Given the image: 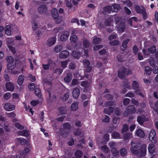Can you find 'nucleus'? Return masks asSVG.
Listing matches in <instances>:
<instances>
[{
  "label": "nucleus",
  "mask_w": 158,
  "mask_h": 158,
  "mask_svg": "<svg viewBox=\"0 0 158 158\" xmlns=\"http://www.w3.org/2000/svg\"><path fill=\"white\" fill-rule=\"evenodd\" d=\"M131 153L136 155L139 158H141L144 156L146 154L147 146L145 145H142L139 150L137 149L140 147L141 143L139 141H133L131 143Z\"/></svg>",
  "instance_id": "obj_1"
},
{
  "label": "nucleus",
  "mask_w": 158,
  "mask_h": 158,
  "mask_svg": "<svg viewBox=\"0 0 158 158\" xmlns=\"http://www.w3.org/2000/svg\"><path fill=\"white\" fill-rule=\"evenodd\" d=\"M14 40L12 38H8L6 39V44L9 49L14 54L15 53V48L12 46L14 44Z\"/></svg>",
  "instance_id": "obj_2"
},
{
  "label": "nucleus",
  "mask_w": 158,
  "mask_h": 158,
  "mask_svg": "<svg viewBox=\"0 0 158 158\" xmlns=\"http://www.w3.org/2000/svg\"><path fill=\"white\" fill-rule=\"evenodd\" d=\"M17 29V27L15 26H10L7 25L5 28V32L6 35H10L11 33Z\"/></svg>",
  "instance_id": "obj_3"
},
{
  "label": "nucleus",
  "mask_w": 158,
  "mask_h": 158,
  "mask_svg": "<svg viewBox=\"0 0 158 158\" xmlns=\"http://www.w3.org/2000/svg\"><path fill=\"white\" fill-rule=\"evenodd\" d=\"M156 131L154 130H152L149 133L148 136L149 140L152 143H157V139L156 136Z\"/></svg>",
  "instance_id": "obj_4"
},
{
  "label": "nucleus",
  "mask_w": 158,
  "mask_h": 158,
  "mask_svg": "<svg viewBox=\"0 0 158 158\" xmlns=\"http://www.w3.org/2000/svg\"><path fill=\"white\" fill-rule=\"evenodd\" d=\"M135 8L137 12L138 13H142L143 19H145L147 18V14L145 11L144 8L142 6H140L137 5L135 7Z\"/></svg>",
  "instance_id": "obj_5"
},
{
  "label": "nucleus",
  "mask_w": 158,
  "mask_h": 158,
  "mask_svg": "<svg viewBox=\"0 0 158 158\" xmlns=\"http://www.w3.org/2000/svg\"><path fill=\"white\" fill-rule=\"evenodd\" d=\"M119 18L115 16H112L106 19L105 22V24L106 26H109L112 25L114 20L116 21V24L118 23V22Z\"/></svg>",
  "instance_id": "obj_6"
},
{
  "label": "nucleus",
  "mask_w": 158,
  "mask_h": 158,
  "mask_svg": "<svg viewBox=\"0 0 158 158\" xmlns=\"http://www.w3.org/2000/svg\"><path fill=\"white\" fill-rule=\"evenodd\" d=\"M127 112L126 111L123 113L124 116H128L129 114H133L136 111V110L133 106H128L127 108Z\"/></svg>",
  "instance_id": "obj_7"
},
{
  "label": "nucleus",
  "mask_w": 158,
  "mask_h": 158,
  "mask_svg": "<svg viewBox=\"0 0 158 158\" xmlns=\"http://www.w3.org/2000/svg\"><path fill=\"white\" fill-rule=\"evenodd\" d=\"M126 73L127 75L132 74V70L131 69H128L127 71L126 69H124L123 71L118 72V77L121 78H123Z\"/></svg>",
  "instance_id": "obj_8"
},
{
  "label": "nucleus",
  "mask_w": 158,
  "mask_h": 158,
  "mask_svg": "<svg viewBox=\"0 0 158 158\" xmlns=\"http://www.w3.org/2000/svg\"><path fill=\"white\" fill-rule=\"evenodd\" d=\"M109 146L111 148H112L111 152L113 155L114 156H117L119 155V152L117 151L115 147V143L113 142H110L109 143Z\"/></svg>",
  "instance_id": "obj_9"
},
{
  "label": "nucleus",
  "mask_w": 158,
  "mask_h": 158,
  "mask_svg": "<svg viewBox=\"0 0 158 158\" xmlns=\"http://www.w3.org/2000/svg\"><path fill=\"white\" fill-rule=\"evenodd\" d=\"M83 46H84V49L85 52L84 55L87 56L88 55V48H89L90 44L89 42L86 40H83Z\"/></svg>",
  "instance_id": "obj_10"
},
{
  "label": "nucleus",
  "mask_w": 158,
  "mask_h": 158,
  "mask_svg": "<svg viewBox=\"0 0 158 158\" xmlns=\"http://www.w3.org/2000/svg\"><path fill=\"white\" fill-rule=\"evenodd\" d=\"M15 108V106L11 105L9 103H6L4 106V109L7 111H10L14 110Z\"/></svg>",
  "instance_id": "obj_11"
},
{
  "label": "nucleus",
  "mask_w": 158,
  "mask_h": 158,
  "mask_svg": "<svg viewBox=\"0 0 158 158\" xmlns=\"http://www.w3.org/2000/svg\"><path fill=\"white\" fill-rule=\"evenodd\" d=\"M117 30L118 32L119 33H121L123 32L125 30V23L123 22L121 23L117 26Z\"/></svg>",
  "instance_id": "obj_12"
},
{
  "label": "nucleus",
  "mask_w": 158,
  "mask_h": 158,
  "mask_svg": "<svg viewBox=\"0 0 158 158\" xmlns=\"http://www.w3.org/2000/svg\"><path fill=\"white\" fill-rule=\"evenodd\" d=\"M69 35V33L68 31H64L61 35L60 39L62 41H65L68 39Z\"/></svg>",
  "instance_id": "obj_13"
},
{
  "label": "nucleus",
  "mask_w": 158,
  "mask_h": 158,
  "mask_svg": "<svg viewBox=\"0 0 158 158\" xmlns=\"http://www.w3.org/2000/svg\"><path fill=\"white\" fill-rule=\"evenodd\" d=\"M69 52L68 51L65 50L62 51L59 54V57L60 58L65 59L69 56Z\"/></svg>",
  "instance_id": "obj_14"
},
{
  "label": "nucleus",
  "mask_w": 158,
  "mask_h": 158,
  "mask_svg": "<svg viewBox=\"0 0 158 158\" xmlns=\"http://www.w3.org/2000/svg\"><path fill=\"white\" fill-rule=\"evenodd\" d=\"M47 10V7L46 6L44 5H40L38 8V11L41 14H44L46 12Z\"/></svg>",
  "instance_id": "obj_15"
},
{
  "label": "nucleus",
  "mask_w": 158,
  "mask_h": 158,
  "mask_svg": "<svg viewBox=\"0 0 158 158\" xmlns=\"http://www.w3.org/2000/svg\"><path fill=\"white\" fill-rule=\"evenodd\" d=\"M56 42V39L55 37H52L49 38L47 41L46 44L49 46H51L55 44Z\"/></svg>",
  "instance_id": "obj_16"
},
{
  "label": "nucleus",
  "mask_w": 158,
  "mask_h": 158,
  "mask_svg": "<svg viewBox=\"0 0 158 158\" xmlns=\"http://www.w3.org/2000/svg\"><path fill=\"white\" fill-rule=\"evenodd\" d=\"M136 134L137 136L142 138L144 137L145 135L144 132L141 129H138L136 131Z\"/></svg>",
  "instance_id": "obj_17"
},
{
  "label": "nucleus",
  "mask_w": 158,
  "mask_h": 158,
  "mask_svg": "<svg viewBox=\"0 0 158 158\" xmlns=\"http://www.w3.org/2000/svg\"><path fill=\"white\" fill-rule=\"evenodd\" d=\"M155 145L153 144H150L148 146V150L150 153H153L155 151Z\"/></svg>",
  "instance_id": "obj_18"
},
{
  "label": "nucleus",
  "mask_w": 158,
  "mask_h": 158,
  "mask_svg": "<svg viewBox=\"0 0 158 158\" xmlns=\"http://www.w3.org/2000/svg\"><path fill=\"white\" fill-rule=\"evenodd\" d=\"M6 88L9 91H13L14 89V85L11 82L7 83L6 84Z\"/></svg>",
  "instance_id": "obj_19"
},
{
  "label": "nucleus",
  "mask_w": 158,
  "mask_h": 158,
  "mask_svg": "<svg viewBox=\"0 0 158 158\" xmlns=\"http://www.w3.org/2000/svg\"><path fill=\"white\" fill-rule=\"evenodd\" d=\"M52 17L54 19H56L59 16L57 10L56 8L53 9L52 11Z\"/></svg>",
  "instance_id": "obj_20"
},
{
  "label": "nucleus",
  "mask_w": 158,
  "mask_h": 158,
  "mask_svg": "<svg viewBox=\"0 0 158 158\" xmlns=\"http://www.w3.org/2000/svg\"><path fill=\"white\" fill-rule=\"evenodd\" d=\"M73 96L74 98H77L79 96L80 90L78 89H75L73 91Z\"/></svg>",
  "instance_id": "obj_21"
},
{
  "label": "nucleus",
  "mask_w": 158,
  "mask_h": 158,
  "mask_svg": "<svg viewBox=\"0 0 158 158\" xmlns=\"http://www.w3.org/2000/svg\"><path fill=\"white\" fill-rule=\"evenodd\" d=\"M120 7L118 4H114L111 6V10L113 12H117L120 9Z\"/></svg>",
  "instance_id": "obj_22"
},
{
  "label": "nucleus",
  "mask_w": 158,
  "mask_h": 158,
  "mask_svg": "<svg viewBox=\"0 0 158 158\" xmlns=\"http://www.w3.org/2000/svg\"><path fill=\"white\" fill-rule=\"evenodd\" d=\"M63 47L62 45L59 44L56 46L54 48V51L56 53H59L62 49Z\"/></svg>",
  "instance_id": "obj_23"
},
{
  "label": "nucleus",
  "mask_w": 158,
  "mask_h": 158,
  "mask_svg": "<svg viewBox=\"0 0 158 158\" xmlns=\"http://www.w3.org/2000/svg\"><path fill=\"white\" fill-rule=\"evenodd\" d=\"M31 150V148L29 147L26 148L24 150L22 151L20 153V155L21 156H25L28 154L30 151Z\"/></svg>",
  "instance_id": "obj_24"
},
{
  "label": "nucleus",
  "mask_w": 158,
  "mask_h": 158,
  "mask_svg": "<svg viewBox=\"0 0 158 158\" xmlns=\"http://www.w3.org/2000/svg\"><path fill=\"white\" fill-rule=\"evenodd\" d=\"M24 80V76L20 75L19 76L17 79V83L19 85H21Z\"/></svg>",
  "instance_id": "obj_25"
},
{
  "label": "nucleus",
  "mask_w": 158,
  "mask_h": 158,
  "mask_svg": "<svg viewBox=\"0 0 158 158\" xmlns=\"http://www.w3.org/2000/svg\"><path fill=\"white\" fill-rule=\"evenodd\" d=\"M147 120L143 116L138 117L137 119V122L140 125H142L144 122Z\"/></svg>",
  "instance_id": "obj_26"
},
{
  "label": "nucleus",
  "mask_w": 158,
  "mask_h": 158,
  "mask_svg": "<svg viewBox=\"0 0 158 158\" xmlns=\"http://www.w3.org/2000/svg\"><path fill=\"white\" fill-rule=\"evenodd\" d=\"M73 76L71 73L68 74L67 76L64 78V81L66 82H69L72 78Z\"/></svg>",
  "instance_id": "obj_27"
},
{
  "label": "nucleus",
  "mask_w": 158,
  "mask_h": 158,
  "mask_svg": "<svg viewBox=\"0 0 158 158\" xmlns=\"http://www.w3.org/2000/svg\"><path fill=\"white\" fill-rule=\"evenodd\" d=\"M71 108L73 111L77 110L78 108V103L77 102H74L72 105Z\"/></svg>",
  "instance_id": "obj_28"
},
{
  "label": "nucleus",
  "mask_w": 158,
  "mask_h": 158,
  "mask_svg": "<svg viewBox=\"0 0 158 158\" xmlns=\"http://www.w3.org/2000/svg\"><path fill=\"white\" fill-rule=\"evenodd\" d=\"M72 55L73 57L78 59L80 56V53L78 52L74 51L72 52Z\"/></svg>",
  "instance_id": "obj_29"
},
{
  "label": "nucleus",
  "mask_w": 158,
  "mask_h": 158,
  "mask_svg": "<svg viewBox=\"0 0 158 158\" xmlns=\"http://www.w3.org/2000/svg\"><path fill=\"white\" fill-rule=\"evenodd\" d=\"M18 135L27 137L29 135L28 131H22L18 133Z\"/></svg>",
  "instance_id": "obj_30"
},
{
  "label": "nucleus",
  "mask_w": 158,
  "mask_h": 158,
  "mask_svg": "<svg viewBox=\"0 0 158 158\" xmlns=\"http://www.w3.org/2000/svg\"><path fill=\"white\" fill-rule=\"evenodd\" d=\"M77 40V37L75 35H73L70 37V40L72 43H75Z\"/></svg>",
  "instance_id": "obj_31"
},
{
  "label": "nucleus",
  "mask_w": 158,
  "mask_h": 158,
  "mask_svg": "<svg viewBox=\"0 0 158 158\" xmlns=\"http://www.w3.org/2000/svg\"><path fill=\"white\" fill-rule=\"evenodd\" d=\"M69 93H67L64 94L61 97L62 100L64 101H65L69 98Z\"/></svg>",
  "instance_id": "obj_32"
},
{
  "label": "nucleus",
  "mask_w": 158,
  "mask_h": 158,
  "mask_svg": "<svg viewBox=\"0 0 158 158\" xmlns=\"http://www.w3.org/2000/svg\"><path fill=\"white\" fill-rule=\"evenodd\" d=\"M82 152L79 150L77 151L75 153V156L76 158H80L82 156Z\"/></svg>",
  "instance_id": "obj_33"
},
{
  "label": "nucleus",
  "mask_w": 158,
  "mask_h": 158,
  "mask_svg": "<svg viewBox=\"0 0 158 158\" xmlns=\"http://www.w3.org/2000/svg\"><path fill=\"white\" fill-rule=\"evenodd\" d=\"M114 109L112 107H110L109 108V110L106 109H104V112L106 114H109L113 111Z\"/></svg>",
  "instance_id": "obj_34"
},
{
  "label": "nucleus",
  "mask_w": 158,
  "mask_h": 158,
  "mask_svg": "<svg viewBox=\"0 0 158 158\" xmlns=\"http://www.w3.org/2000/svg\"><path fill=\"white\" fill-rule=\"evenodd\" d=\"M6 60L8 63H13L14 61L13 58L10 56H7Z\"/></svg>",
  "instance_id": "obj_35"
},
{
  "label": "nucleus",
  "mask_w": 158,
  "mask_h": 158,
  "mask_svg": "<svg viewBox=\"0 0 158 158\" xmlns=\"http://www.w3.org/2000/svg\"><path fill=\"white\" fill-rule=\"evenodd\" d=\"M32 30L34 31H35L38 28V26L36 22L35 21H33L32 23Z\"/></svg>",
  "instance_id": "obj_36"
},
{
  "label": "nucleus",
  "mask_w": 158,
  "mask_h": 158,
  "mask_svg": "<svg viewBox=\"0 0 158 158\" xmlns=\"http://www.w3.org/2000/svg\"><path fill=\"white\" fill-rule=\"evenodd\" d=\"M69 61V60L61 61V63L62 67L63 68H65L67 66Z\"/></svg>",
  "instance_id": "obj_37"
},
{
  "label": "nucleus",
  "mask_w": 158,
  "mask_h": 158,
  "mask_svg": "<svg viewBox=\"0 0 158 158\" xmlns=\"http://www.w3.org/2000/svg\"><path fill=\"white\" fill-rule=\"evenodd\" d=\"M51 82L49 81H46L44 82V85L46 89H47L48 87H51Z\"/></svg>",
  "instance_id": "obj_38"
},
{
  "label": "nucleus",
  "mask_w": 158,
  "mask_h": 158,
  "mask_svg": "<svg viewBox=\"0 0 158 158\" xmlns=\"http://www.w3.org/2000/svg\"><path fill=\"white\" fill-rule=\"evenodd\" d=\"M11 94L10 93L8 92L4 94L3 97L4 99L7 100L11 97Z\"/></svg>",
  "instance_id": "obj_39"
},
{
  "label": "nucleus",
  "mask_w": 158,
  "mask_h": 158,
  "mask_svg": "<svg viewBox=\"0 0 158 158\" xmlns=\"http://www.w3.org/2000/svg\"><path fill=\"white\" fill-rule=\"evenodd\" d=\"M81 85L85 88H87L89 87L90 84L87 81H83L81 83Z\"/></svg>",
  "instance_id": "obj_40"
},
{
  "label": "nucleus",
  "mask_w": 158,
  "mask_h": 158,
  "mask_svg": "<svg viewBox=\"0 0 158 158\" xmlns=\"http://www.w3.org/2000/svg\"><path fill=\"white\" fill-rule=\"evenodd\" d=\"M101 39L99 38H95L93 39V42L94 44H99L101 41Z\"/></svg>",
  "instance_id": "obj_41"
},
{
  "label": "nucleus",
  "mask_w": 158,
  "mask_h": 158,
  "mask_svg": "<svg viewBox=\"0 0 158 158\" xmlns=\"http://www.w3.org/2000/svg\"><path fill=\"white\" fill-rule=\"evenodd\" d=\"M71 2L70 1H68L66 3V5L69 8H71L72 10H75V7H73L72 4L71 3Z\"/></svg>",
  "instance_id": "obj_42"
},
{
  "label": "nucleus",
  "mask_w": 158,
  "mask_h": 158,
  "mask_svg": "<svg viewBox=\"0 0 158 158\" xmlns=\"http://www.w3.org/2000/svg\"><path fill=\"white\" fill-rule=\"evenodd\" d=\"M112 136L113 138L115 139H118L120 138V135L119 133L117 132H114L113 133Z\"/></svg>",
  "instance_id": "obj_43"
},
{
  "label": "nucleus",
  "mask_w": 158,
  "mask_h": 158,
  "mask_svg": "<svg viewBox=\"0 0 158 158\" xmlns=\"http://www.w3.org/2000/svg\"><path fill=\"white\" fill-rule=\"evenodd\" d=\"M139 86V85L137 82L135 81H133L132 82V87L134 89H135L137 88Z\"/></svg>",
  "instance_id": "obj_44"
},
{
  "label": "nucleus",
  "mask_w": 158,
  "mask_h": 158,
  "mask_svg": "<svg viewBox=\"0 0 158 158\" xmlns=\"http://www.w3.org/2000/svg\"><path fill=\"white\" fill-rule=\"evenodd\" d=\"M104 10L106 12L110 13L111 10V6H107L104 8Z\"/></svg>",
  "instance_id": "obj_45"
},
{
  "label": "nucleus",
  "mask_w": 158,
  "mask_h": 158,
  "mask_svg": "<svg viewBox=\"0 0 158 158\" xmlns=\"http://www.w3.org/2000/svg\"><path fill=\"white\" fill-rule=\"evenodd\" d=\"M132 137V134L126 133L124 136V138L126 139H128Z\"/></svg>",
  "instance_id": "obj_46"
},
{
  "label": "nucleus",
  "mask_w": 158,
  "mask_h": 158,
  "mask_svg": "<svg viewBox=\"0 0 158 158\" xmlns=\"http://www.w3.org/2000/svg\"><path fill=\"white\" fill-rule=\"evenodd\" d=\"M119 42L117 40H115L111 41L110 44L112 46H115L118 45L119 44Z\"/></svg>",
  "instance_id": "obj_47"
},
{
  "label": "nucleus",
  "mask_w": 158,
  "mask_h": 158,
  "mask_svg": "<svg viewBox=\"0 0 158 158\" xmlns=\"http://www.w3.org/2000/svg\"><path fill=\"white\" fill-rule=\"evenodd\" d=\"M156 50V48L155 46H153L148 49V51L152 53L155 52Z\"/></svg>",
  "instance_id": "obj_48"
},
{
  "label": "nucleus",
  "mask_w": 158,
  "mask_h": 158,
  "mask_svg": "<svg viewBox=\"0 0 158 158\" xmlns=\"http://www.w3.org/2000/svg\"><path fill=\"white\" fill-rule=\"evenodd\" d=\"M127 153V151L125 148H122L120 151L121 155L123 156H125Z\"/></svg>",
  "instance_id": "obj_49"
},
{
  "label": "nucleus",
  "mask_w": 158,
  "mask_h": 158,
  "mask_svg": "<svg viewBox=\"0 0 158 158\" xmlns=\"http://www.w3.org/2000/svg\"><path fill=\"white\" fill-rule=\"evenodd\" d=\"M15 67V65L13 63H8L7 65V68L10 69H12Z\"/></svg>",
  "instance_id": "obj_50"
},
{
  "label": "nucleus",
  "mask_w": 158,
  "mask_h": 158,
  "mask_svg": "<svg viewBox=\"0 0 158 158\" xmlns=\"http://www.w3.org/2000/svg\"><path fill=\"white\" fill-rule=\"evenodd\" d=\"M7 116V117L10 118H13L15 117L16 115L13 112H12L9 113H7L6 114Z\"/></svg>",
  "instance_id": "obj_51"
},
{
  "label": "nucleus",
  "mask_w": 158,
  "mask_h": 158,
  "mask_svg": "<svg viewBox=\"0 0 158 158\" xmlns=\"http://www.w3.org/2000/svg\"><path fill=\"white\" fill-rule=\"evenodd\" d=\"M145 72L147 74H149L151 72V69L149 67L147 66L145 68Z\"/></svg>",
  "instance_id": "obj_52"
},
{
  "label": "nucleus",
  "mask_w": 158,
  "mask_h": 158,
  "mask_svg": "<svg viewBox=\"0 0 158 158\" xmlns=\"http://www.w3.org/2000/svg\"><path fill=\"white\" fill-rule=\"evenodd\" d=\"M35 94L36 96L40 97L41 96L40 90L39 89L36 88L35 90Z\"/></svg>",
  "instance_id": "obj_53"
},
{
  "label": "nucleus",
  "mask_w": 158,
  "mask_h": 158,
  "mask_svg": "<svg viewBox=\"0 0 158 158\" xmlns=\"http://www.w3.org/2000/svg\"><path fill=\"white\" fill-rule=\"evenodd\" d=\"M103 46L101 45H98L94 46V50L95 51H97L100 49L103 48Z\"/></svg>",
  "instance_id": "obj_54"
},
{
  "label": "nucleus",
  "mask_w": 158,
  "mask_h": 158,
  "mask_svg": "<svg viewBox=\"0 0 158 158\" xmlns=\"http://www.w3.org/2000/svg\"><path fill=\"white\" fill-rule=\"evenodd\" d=\"M124 3L125 4L129 7L133 5L132 3L129 0L126 1Z\"/></svg>",
  "instance_id": "obj_55"
},
{
  "label": "nucleus",
  "mask_w": 158,
  "mask_h": 158,
  "mask_svg": "<svg viewBox=\"0 0 158 158\" xmlns=\"http://www.w3.org/2000/svg\"><path fill=\"white\" fill-rule=\"evenodd\" d=\"M71 22L72 23H76L78 25H80L79 20L76 18H74L72 19L71 21Z\"/></svg>",
  "instance_id": "obj_56"
},
{
  "label": "nucleus",
  "mask_w": 158,
  "mask_h": 158,
  "mask_svg": "<svg viewBox=\"0 0 158 158\" xmlns=\"http://www.w3.org/2000/svg\"><path fill=\"white\" fill-rule=\"evenodd\" d=\"M64 127L67 129H69L70 128V125L68 123H65L63 124Z\"/></svg>",
  "instance_id": "obj_57"
},
{
  "label": "nucleus",
  "mask_w": 158,
  "mask_h": 158,
  "mask_svg": "<svg viewBox=\"0 0 158 158\" xmlns=\"http://www.w3.org/2000/svg\"><path fill=\"white\" fill-rule=\"evenodd\" d=\"M26 110L31 112L32 114H33V111H32V109L30 106H28L25 107Z\"/></svg>",
  "instance_id": "obj_58"
},
{
  "label": "nucleus",
  "mask_w": 158,
  "mask_h": 158,
  "mask_svg": "<svg viewBox=\"0 0 158 158\" xmlns=\"http://www.w3.org/2000/svg\"><path fill=\"white\" fill-rule=\"evenodd\" d=\"M128 129V127L126 125H123V127L122 130V133H123L126 132L127 131Z\"/></svg>",
  "instance_id": "obj_59"
},
{
  "label": "nucleus",
  "mask_w": 158,
  "mask_h": 158,
  "mask_svg": "<svg viewBox=\"0 0 158 158\" xmlns=\"http://www.w3.org/2000/svg\"><path fill=\"white\" fill-rule=\"evenodd\" d=\"M130 101L129 99L126 98L123 100V103L124 105H127L129 103Z\"/></svg>",
  "instance_id": "obj_60"
},
{
  "label": "nucleus",
  "mask_w": 158,
  "mask_h": 158,
  "mask_svg": "<svg viewBox=\"0 0 158 158\" xmlns=\"http://www.w3.org/2000/svg\"><path fill=\"white\" fill-rule=\"evenodd\" d=\"M39 102L38 100L32 101L31 102V104L33 106H35L37 105Z\"/></svg>",
  "instance_id": "obj_61"
},
{
  "label": "nucleus",
  "mask_w": 158,
  "mask_h": 158,
  "mask_svg": "<svg viewBox=\"0 0 158 158\" xmlns=\"http://www.w3.org/2000/svg\"><path fill=\"white\" fill-rule=\"evenodd\" d=\"M18 141L21 144H23V142H26V140L25 139H24L23 138H19L17 139Z\"/></svg>",
  "instance_id": "obj_62"
},
{
  "label": "nucleus",
  "mask_w": 158,
  "mask_h": 158,
  "mask_svg": "<svg viewBox=\"0 0 158 158\" xmlns=\"http://www.w3.org/2000/svg\"><path fill=\"white\" fill-rule=\"evenodd\" d=\"M116 37H117L116 34H114L112 35L109 36V40H112L116 39Z\"/></svg>",
  "instance_id": "obj_63"
},
{
  "label": "nucleus",
  "mask_w": 158,
  "mask_h": 158,
  "mask_svg": "<svg viewBox=\"0 0 158 158\" xmlns=\"http://www.w3.org/2000/svg\"><path fill=\"white\" fill-rule=\"evenodd\" d=\"M154 109L158 114V102L155 104V107L154 108Z\"/></svg>",
  "instance_id": "obj_64"
}]
</instances>
